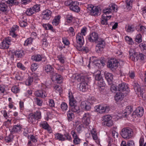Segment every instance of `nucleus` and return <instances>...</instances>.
<instances>
[{"label": "nucleus", "mask_w": 146, "mask_h": 146, "mask_svg": "<svg viewBox=\"0 0 146 146\" xmlns=\"http://www.w3.org/2000/svg\"><path fill=\"white\" fill-rule=\"evenodd\" d=\"M90 78L87 76H84L80 74L76 76L75 79L79 82H81L79 89L82 92H86L88 89L87 82L90 80Z\"/></svg>", "instance_id": "obj_1"}, {"label": "nucleus", "mask_w": 146, "mask_h": 146, "mask_svg": "<svg viewBox=\"0 0 146 146\" xmlns=\"http://www.w3.org/2000/svg\"><path fill=\"white\" fill-rule=\"evenodd\" d=\"M76 40L77 43L79 45L77 46V49L79 51H83L86 53L88 52L89 49L88 47L82 46L84 43V39L83 36L81 34H78L77 35Z\"/></svg>", "instance_id": "obj_2"}, {"label": "nucleus", "mask_w": 146, "mask_h": 146, "mask_svg": "<svg viewBox=\"0 0 146 146\" xmlns=\"http://www.w3.org/2000/svg\"><path fill=\"white\" fill-rule=\"evenodd\" d=\"M133 132V130L131 128L127 127L123 128L120 133L123 138L125 139H128L131 138Z\"/></svg>", "instance_id": "obj_3"}, {"label": "nucleus", "mask_w": 146, "mask_h": 146, "mask_svg": "<svg viewBox=\"0 0 146 146\" xmlns=\"http://www.w3.org/2000/svg\"><path fill=\"white\" fill-rule=\"evenodd\" d=\"M117 6L116 5L111 4L108 7L104 9L103 10L104 13V14L102 15L103 17H108L110 16V15H108L111 13L112 11H113V12H117Z\"/></svg>", "instance_id": "obj_4"}, {"label": "nucleus", "mask_w": 146, "mask_h": 146, "mask_svg": "<svg viewBox=\"0 0 146 146\" xmlns=\"http://www.w3.org/2000/svg\"><path fill=\"white\" fill-rule=\"evenodd\" d=\"M41 113L39 111H36L34 114L31 113L29 115L28 121L33 124L41 117Z\"/></svg>", "instance_id": "obj_5"}, {"label": "nucleus", "mask_w": 146, "mask_h": 146, "mask_svg": "<svg viewBox=\"0 0 146 146\" xmlns=\"http://www.w3.org/2000/svg\"><path fill=\"white\" fill-rule=\"evenodd\" d=\"M95 42L96 44V51L99 52L103 50L105 46V41L103 39L99 38Z\"/></svg>", "instance_id": "obj_6"}, {"label": "nucleus", "mask_w": 146, "mask_h": 146, "mask_svg": "<svg viewBox=\"0 0 146 146\" xmlns=\"http://www.w3.org/2000/svg\"><path fill=\"white\" fill-rule=\"evenodd\" d=\"M102 119L103 121L102 123L103 125L109 127L111 126L113 124L112 117L109 115L104 116L102 118Z\"/></svg>", "instance_id": "obj_7"}, {"label": "nucleus", "mask_w": 146, "mask_h": 146, "mask_svg": "<svg viewBox=\"0 0 146 146\" xmlns=\"http://www.w3.org/2000/svg\"><path fill=\"white\" fill-rule=\"evenodd\" d=\"M95 78L96 81L97 82V83L99 87H101L105 85V83L103 80L100 71H98V73L96 74Z\"/></svg>", "instance_id": "obj_8"}, {"label": "nucleus", "mask_w": 146, "mask_h": 146, "mask_svg": "<svg viewBox=\"0 0 146 146\" xmlns=\"http://www.w3.org/2000/svg\"><path fill=\"white\" fill-rule=\"evenodd\" d=\"M118 63L116 59H111L108 61L107 66L111 69L114 70L117 68Z\"/></svg>", "instance_id": "obj_9"}, {"label": "nucleus", "mask_w": 146, "mask_h": 146, "mask_svg": "<svg viewBox=\"0 0 146 146\" xmlns=\"http://www.w3.org/2000/svg\"><path fill=\"white\" fill-rule=\"evenodd\" d=\"M130 58L133 61H137L139 59V54L133 48H131L129 51Z\"/></svg>", "instance_id": "obj_10"}, {"label": "nucleus", "mask_w": 146, "mask_h": 146, "mask_svg": "<svg viewBox=\"0 0 146 146\" xmlns=\"http://www.w3.org/2000/svg\"><path fill=\"white\" fill-rule=\"evenodd\" d=\"M11 42L10 38L8 37L5 38L0 44V48L2 49H7L11 44Z\"/></svg>", "instance_id": "obj_11"}, {"label": "nucleus", "mask_w": 146, "mask_h": 146, "mask_svg": "<svg viewBox=\"0 0 146 146\" xmlns=\"http://www.w3.org/2000/svg\"><path fill=\"white\" fill-rule=\"evenodd\" d=\"M51 11L49 10L46 9L42 11V17L43 19L48 20L51 17Z\"/></svg>", "instance_id": "obj_12"}, {"label": "nucleus", "mask_w": 146, "mask_h": 146, "mask_svg": "<svg viewBox=\"0 0 146 146\" xmlns=\"http://www.w3.org/2000/svg\"><path fill=\"white\" fill-rule=\"evenodd\" d=\"M96 108L97 111L100 113H102L105 112H108L110 108L108 106H103L102 105L96 106Z\"/></svg>", "instance_id": "obj_13"}, {"label": "nucleus", "mask_w": 146, "mask_h": 146, "mask_svg": "<svg viewBox=\"0 0 146 146\" xmlns=\"http://www.w3.org/2000/svg\"><path fill=\"white\" fill-rule=\"evenodd\" d=\"M90 115L88 113H85L83 115L82 121L86 126L88 125L90 122Z\"/></svg>", "instance_id": "obj_14"}, {"label": "nucleus", "mask_w": 146, "mask_h": 146, "mask_svg": "<svg viewBox=\"0 0 146 146\" xmlns=\"http://www.w3.org/2000/svg\"><path fill=\"white\" fill-rule=\"evenodd\" d=\"M91 103L88 101L82 102L80 105V106L82 109L87 111L91 109Z\"/></svg>", "instance_id": "obj_15"}, {"label": "nucleus", "mask_w": 146, "mask_h": 146, "mask_svg": "<svg viewBox=\"0 0 146 146\" xmlns=\"http://www.w3.org/2000/svg\"><path fill=\"white\" fill-rule=\"evenodd\" d=\"M99 38L98 34L96 32H94L89 35L88 39L90 41L93 42H96Z\"/></svg>", "instance_id": "obj_16"}, {"label": "nucleus", "mask_w": 146, "mask_h": 146, "mask_svg": "<svg viewBox=\"0 0 146 146\" xmlns=\"http://www.w3.org/2000/svg\"><path fill=\"white\" fill-rule=\"evenodd\" d=\"M101 10L99 7H93L92 8L90 14L92 16H98L100 14Z\"/></svg>", "instance_id": "obj_17"}, {"label": "nucleus", "mask_w": 146, "mask_h": 146, "mask_svg": "<svg viewBox=\"0 0 146 146\" xmlns=\"http://www.w3.org/2000/svg\"><path fill=\"white\" fill-rule=\"evenodd\" d=\"M133 111L132 107L131 106H127L124 110L122 112L123 117H127V116L129 115Z\"/></svg>", "instance_id": "obj_18"}, {"label": "nucleus", "mask_w": 146, "mask_h": 146, "mask_svg": "<svg viewBox=\"0 0 146 146\" xmlns=\"http://www.w3.org/2000/svg\"><path fill=\"white\" fill-rule=\"evenodd\" d=\"M104 76L109 84H111L113 82V74L110 73L106 72L104 73Z\"/></svg>", "instance_id": "obj_19"}, {"label": "nucleus", "mask_w": 146, "mask_h": 146, "mask_svg": "<svg viewBox=\"0 0 146 146\" xmlns=\"http://www.w3.org/2000/svg\"><path fill=\"white\" fill-rule=\"evenodd\" d=\"M44 70L46 72L51 76H53L54 74V68L51 65H46L45 67Z\"/></svg>", "instance_id": "obj_20"}, {"label": "nucleus", "mask_w": 146, "mask_h": 146, "mask_svg": "<svg viewBox=\"0 0 146 146\" xmlns=\"http://www.w3.org/2000/svg\"><path fill=\"white\" fill-rule=\"evenodd\" d=\"M144 110V109L143 107H139L136 108L134 113L137 116L141 117L143 115Z\"/></svg>", "instance_id": "obj_21"}, {"label": "nucleus", "mask_w": 146, "mask_h": 146, "mask_svg": "<svg viewBox=\"0 0 146 146\" xmlns=\"http://www.w3.org/2000/svg\"><path fill=\"white\" fill-rule=\"evenodd\" d=\"M70 95V93L69 92V104L71 107H72L74 106L77 105V103L76 101L74 99L73 95L72 93Z\"/></svg>", "instance_id": "obj_22"}, {"label": "nucleus", "mask_w": 146, "mask_h": 146, "mask_svg": "<svg viewBox=\"0 0 146 146\" xmlns=\"http://www.w3.org/2000/svg\"><path fill=\"white\" fill-rule=\"evenodd\" d=\"M134 89L136 92L140 93L141 96H143V93L141 92L140 87L139 84L136 82H134L133 84Z\"/></svg>", "instance_id": "obj_23"}, {"label": "nucleus", "mask_w": 146, "mask_h": 146, "mask_svg": "<svg viewBox=\"0 0 146 146\" xmlns=\"http://www.w3.org/2000/svg\"><path fill=\"white\" fill-rule=\"evenodd\" d=\"M52 78L55 80L56 82L58 83H60L62 82V77L60 75L56 74L52 76Z\"/></svg>", "instance_id": "obj_24"}, {"label": "nucleus", "mask_w": 146, "mask_h": 146, "mask_svg": "<svg viewBox=\"0 0 146 146\" xmlns=\"http://www.w3.org/2000/svg\"><path fill=\"white\" fill-rule=\"evenodd\" d=\"M128 88L126 83H123L119 84L118 86V90L119 91H125Z\"/></svg>", "instance_id": "obj_25"}, {"label": "nucleus", "mask_w": 146, "mask_h": 146, "mask_svg": "<svg viewBox=\"0 0 146 146\" xmlns=\"http://www.w3.org/2000/svg\"><path fill=\"white\" fill-rule=\"evenodd\" d=\"M124 97V95L121 93H117L115 96V99L116 101L122 100Z\"/></svg>", "instance_id": "obj_26"}, {"label": "nucleus", "mask_w": 146, "mask_h": 146, "mask_svg": "<svg viewBox=\"0 0 146 146\" xmlns=\"http://www.w3.org/2000/svg\"><path fill=\"white\" fill-rule=\"evenodd\" d=\"M21 127L20 125H17L13 126L11 130L12 132H18L20 131L21 129Z\"/></svg>", "instance_id": "obj_27"}, {"label": "nucleus", "mask_w": 146, "mask_h": 146, "mask_svg": "<svg viewBox=\"0 0 146 146\" xmlns=\"http://www.w3.org/2000/svg\"><path fill=\"white\" fill-rule=\"evenodd\" d=\"M60 18V17L59 15L56 16L52 21L53 25L55 26L58 25L59 23Z\"/></svg>", "instance_id": "obj_28"}, {"label": "nucleus", "mask_w": 146, "mask_h": 146, "mask_svg": "<svg viewBox=\"0 0 146 146\" xmlns=\"http://www.w3.org/2000/svg\"><path fill=\"white\" fill-rule=\"evenodd\" d=\"M58 60L62 64L64 63L65 61L66 60V58L62 54L58 55L57 56Z\"/></svg>", "instance_id": "obj_29"}, {"label": "nucleus", "mask_w": 146, "mask_h": 146, "mask_svg": "<svg viewBox=\"0 0 146 146\" xmlns=\"http://www.w3.org/2000/svg\"><path fill=\"white\" fill-rule=\"evenodd\" d=\"M55 138L56 139L60 141H64L66 140V139L64 136V135L60 134L57 133L55 135Z\"/></svg>", "instance_id": "obj_30"}, {"label": "nucleus", "mask_w": 146, "mask_h": 146, "mask_svg": "<svg viewBox=\"0 0 146 146\" xmlns=\"http://www.w3.org/2000/svg\"><path fill=\"white\" fill-rule=\"evenodd\" d=\"M141 50L143 53H146V44L142 43L139 44V46Z\"/></svg>", "instance_id": "obj_31"}, {"label": "nucleus", "mask_w": 146, "mask_h": 146, "mask_svg": "<svg viewBox=\"0 0 146 146\" xmlns=\"http://www.w3.org/2000/svg\"><path fill=\"white\" fill-rule=\"evenodd\" d=\"M15 55L18 58L21 57L24 55L23 50H18L15 51Z\"/></svg>", "instance_id": "obj_32"}, {"label": "nucleus", "mask_w": 146, "mask_h": 146, "mask_svg": "<svg viewBox=\"0 0 146 146\" xmlns=\"http://www.w3.org/2000/svg\"><path fill=\"white\" fill-rule=\"evenodd\" d=\"M7 9V5L4 3H0V10L3 12L6 11Z\"/></svg>", "instance_id": "obj_33"}, {"label": "nucleus", "mask_w": 146, "mask_h": 146, "mask_svg": "<svg viewBox=\"0 0 146 146\" xmlns=\"http://www.w3.org/2000/svg\"><path fill=\"white\" fill-rule=\"evenodd\" d=\"M42 59V57L39 54L36 55L32 56V59L36 62L41 61Z\"/></svg>", "instance_id": "obj_34"}, {"label": "nucleus", "mask_w": 146, "mask_h": 146, "mask_svg": "<svg viewBox=\"0 0 146 146\" xmlns=\"http://www.w3.org/2000/svg\"><path fill=\"white\" fill-rule=\"evenodd\" d=\"M133 0H127L126 1V7L127 9H130L132 8Z\"/></svg>", "instance_id": "obj_35"}, {"label": "nucleus", "mask_w": 146, "mask_h": 146, "mask_svg": "<svg viewBox=\"0 0 146 146\" xmlns=\"http://www.w3.org/2000/svg\"><path fill=\"white\" fill-rule=\"evenodd\" d=\"M43 27L46 30H50L53 31L54 29L52 25L49 24H43L42 25Z\"/></svg>", "instance_id": "obj_36"}, {"label": "nucleus", "mask_w": 146, "mask_h": 146, "mask_svg": "<svg viewBox=\"0 0 146 146\" xmlns=\"http://www.w3.org/2000/svg\"><path fill=\"white\" fill-rule=\"evenodd\" d=\"M68 119L69 121H72L74 118V114L70 111H69L67 113Z\"/></svg>", "instance_id": "obj_37"}, {"label": "nucleus", "mask_w": 146, "mask_h": 146, "mask_svg": "<svg viewBox=\"0 0 146 146\" xmlns=\"http://www.w3.org/2000/svg\"><path fill=\"white\" fill-rule=\"evenodd\" d=\"M111 16H110L108 17H103L102 16V19L101 21V24L102 25H107L108 24L107 21L110 19Z\"/></svg>", "instance_id": "obj_38"}, {"label": "nucleus", "mask_w": 146, "mask_h": 146, "mask_svg": "<svg viewBox=\"0 0 146 146\" xmlns=\"http://www.w3.org/2000/svg\"><path fill=\"white\" fill-rule=\"evenodd\" d=\"M40 126L42 127V128L45 129H47L48 130H50V128L47 122L46 121L40 124Z\"/></svg>", "instance_id": "obj_39"}, {"label": "nucleus", "mask_w": 146, "mask_h": 146, "mask_svg": "<svg viewBox=\"0 0 146 146\" xmlns=\"http://www.w3.org/2000/svg\"><path fill=\"white\" fill-rule=\"evenodd\" d=\"M35 13L38 12L40 11V5L39 4H36L32 7Z\"/></svg>", "instance_id": "obj_40"}, {"label": "nucleus", "mask_w": 146, "mask_h": 146, "mask_svg": "<svg viewBox=\"0 0 146 146\" xmlns=\"http://www.w3.org/2000/svg\"><path fill=\"white\" fill-rule=\"evenodd\" d=\"M125 39L129 44L132 45L134 44V42L132 38L128 36H126L125 37Z\"/></svg>", "instance_id": "obj_41"}, {"label": "nucleus", "mask_w": 146, "mask_h": 146, "mask_svg": "<svg viewBox=\"0 0 146 146\" xmlns=\"http://www.w3.org/2000/svg\"><path fill=\"white\" fill-rule=\"evenodd\" d=\"M60 107L62 111H66L67 110L68 106L66 103L64 102H62L61 104Z\"/></svg>", "instance_id": "obj_42"}, {"label": "nucleus", "mask_w": 146, "mask_h": 146, "mask_svg": "<svg viewBox=\"0 0 146 146\" xmlns=\"http://www.w3.org/2000/svg\"><path fill=\"white\" fill-rule=\"evenodd\" d=\"M35 13L32 7L28 9L26 11V13L27 15L30 16Z\"/></svg>", "instance_id": "obj_43"}, {"label": "nucleus", "mask_w": 146, "mask_h": 146, "mask_svg": "<svg viewBox=\"0 0 146 146\" xmlns=\"http://www.w3.org/2000/svg\"><path fill=\"white\" fill-rule=\"evenodd\" d=\"M71 110L74 112H78L80 110V108L77 105L74 106L71 108Z\"/></svg>", "instance_id": "obj_44"}, {"label": "nucleus", "mask_w": 146, "mask_h": 146, "mask_svg": "<svg viewBox=\"0 0 146 146\" xmlns=\"http://www.w3.org/2000/svg\"><path fill=\"white\" fill-rule=\"evenodd\" d=\"M18 27L16 25H14L13 27V29L11 31V35H12L13 37H15L16 36L14 33L15 30H17L18 29Z\"/></svg>", "instance_id": "obj_45"}, {"label": "nucleus", "mask_w": 146, "mask_h": 146, "mask_svg": "<svg viewBox=\"0 0 146 146\" xmlns=\"http://www.w3.org/2000/svg\"><path fill=\"white\" fill-rule=\"evenodd\" d=\"M34 99L38 105L40 106L42 105V101L41 99L37 98H35Z\"/></svg>", "instance_id": "obj_46"}, {"label": "nucleus", "mask_w": 146, "mask_h": 146, "mask_svg": "<svg viewBox=\"0 0 146 146\" xmlns=\"http://www.w3.org/2000/svg\"><path fill=\"white\" fill-rule=\"evenodd\" d=\"M33 81V78L31 77H29L26 81V84L29 86L31 84Z\"/></svg>", "instance_id": "obj_47"}, {"label": "nucleus", "mask_w": 146, "mask_h": 146, "mask_svg": "<svg viewBox=\"0 0 146 146\" xmlns=\"http://www.w3.org/2000/svg\"><path fill=\"white\" fill-rule=\"evenodd\" d=\"M12 91L14 93H18L20 91L19 88L16 86H14L11 88Z\"/></svg>", "instance_id": "obj_48"}, {"label": "nucleus", "mask_w": 146, "mask_h": 146, "mask_svg": "<svg viewBox=\"0 0 146 146\" xmlns=\"http://www.w3.org/2000/svg\"><path fill=\"white\" fill-rule=\"evenodd\" d=\"M33 41V39L32 38H27L25 41L24 44L25 45L27 46L31 44Z\"/></svg>", "instance_id": "obj_49"}, {"label": "nucleus", "mask_w": 146, "mask_h": 146, "mask_svg": "<svg viewBox=\"0 0 146 146\" xmlns=\"http://www.w3.org/2000/svg\"><path fill=\"white\" fill-rule=\"evenodd\" d=\"M70 9L74 12L78 13L80 11V8L78 6H76L75 7H70Z\"/></svg>", "instance_id": "obj_50"}, {"label": "nucleus", "mask_w": 146, "mask_h": 146, "mask_svg": "<svg viewBox=\"0 0 146 146\" xmlns=\"http://www.w3.org/2000/svg\"><path fill=\"white\" fill-rule=\"evenodd\" d=\"M74 29L72 27H70L68 30V31L70 35L73 36L75 35V32L74 31Z\"/></svg>", "instance_id": "obj_51"}, {"label": "nucleus", "mask_w": 146, "mask_h": 146, "mask_svg": "<svg viewBox=\"0 0 146 146\" xmlns=\"http://www.w3.org/2000/svg\"><path fill=\"white\" fill-rule=\"evenodd\" d=\"M136 42L138 43H140L142 42L141 35L139 34L137 35L135 38Z\"/></svg>", "instance_id": "obj_52"}, {"label": "nucleus", "mask_w": 146, "mask_h": 146, "mask_svg": "<svg viewBox=\"0 0 146 146\" xmlns=\"http://www.w3.org/2000/svg\"><path fill=\"white\" fill-rule=\"evenodd\" d=\"M64 136L65 137V138L66 139V140H67L69 141H72V138L68 133H66L64 134Z\"/></svg>", "instance_id": "obj_53"}, {"label": "nucleus", "mask_w": 146, "mask_h": 146, "mask_svg": "<svg viewBox=\"0 0 146 146\" xmlns=\"http://www.w3.org/2000/svg\"><path fill=\"white\" fill-rule=\"evenodd\" d=\"M38 67V65L36 63L33 64L31 66V69L32 71H35Z\"/></svg>", "instance_id": "obj_54"}, {"label": "nucleus", "mask_w": 146, "mask_h": 146, "mask_svg": "<svg viewBox=\"0 0 146 146\" xmlns=\"http://www.w3.org/2000/svg\"><path fill=\"white\" fill-rule=\"evenodd\" d=\"M67 22L68 23H70L72 22L73 19V17L71 15H68L66 17Z\"/></svg>", "instance_id": "obj_55"}, {"label": "nucleus", "mask_w": 146, "mask_h": 146, "mask_svg": "<svg viewBox=\"0 0 146 146\" xmlns=\"http://www.w3.org/2000/svg\"><path fill=\"white\" fill-rule=\"evenodd\" d=\"M7 2L9 4H13L15 5H17L18 3L17 0H8Z\"/></svg>", "instance_id": "obj_56"}, {"label": "nucleus", "mask_w": 146, "mask_h": 146, "mask_svg": "<svg viewBox=\"0 0 146 146\" xmlns=\"http://www.w3.org/2000/svg\"><path fill=\"white\" fill-rule=\"evenodd\" d=\"M80 139L78 137L74 138L73 143L75 145L78 144L80 143Z\"/></svg>", "instance_id": "obj_57"}, {"label": "nucleus", "mask_w": 146, "mask_h": 146, "mask_svg": "<svg viewBox=\"0 0 146 146\" xmlns=\"http://www.w3.org/2000/svg\"><path fill=\"white\" fill-rule=\"evenodd\" d=\"M42 90L37 91L35 92V95L36 97L42 98Z\"/></svg>", "instance_id": "obj_58"}, {"label": "nucleus", "mask_w": 146, "mask_h": 146, "mask_svg": "<svg viewBox=\"0 0 146 146\" xmlns=\"http://www.w3.org/2000/svg\"><path fill=\"white\" fill-rule=\"evenodd\" d=\"M62 42L64 44L66 45H68L69 44L68 40L65 37H64L62 38Z\"/></svg>", "instance_id": "obj_59"}, {"label": "nucleus", "mask_w": 146, "mask_h": 146, "mask_svg": "<svg viewBox=\"0 0 146 146\" xmlns=\"http://www.w3.org/2000/svg\"><path fill=\"white\" fill-rule=\"evenodd\" d=\"M110 90L113 93H115L117 90V88L114 85H112L110 88Z\"/></svg>", "instance_id": "obj_60"}, {"label": "nucleus", "mask_w": 146, "mask_h": 146, "mask_svg": "<svg viewBox=\"0 0 146 146\" xmlns=\"http://www.w3.org/2000/svg\"><path fill=\"white\" fill-rule=\"evenodd\" d=\"M19 24L21 27H25L27 25V23L24 21H20L19 22Z\"/></svg>", "instance_id": "obj_61"}, {"label": "nucleus", "mask_w": 146, "mask_h": 146, "mask_svg": "<svg viewBox=\"0 0 146 146\" xmlns=\"http://www.w3.org/2000/svg\"><path fill=\"white\" fill-rule=\"evenodd\" d=\"M49 105L51 107H54L55 104L54 100L53 99H50L49 101Z\"/></svg>", "instance_id": "obj_62"}, {"label": "nucleus", "mask_w": 146, "mask_h": 146, "mask_svg": "<svg viewBox=\"0 0 146 146\" xmlns=\"http://www.w3.org/2000/svg\"><path fill=\"white\" fill-rule=\"evenodd\" d=\"M134 30V28L132 26L129 25L127 29L128 32H133Z\"/></svg>", "instance_id": "obj_63"}, {"label": "nucleus", "mask_w": 146, "mask_h": 146, "mask_svg": "<svg viewBox=\"0 0 146 146\" xmlns=\"http://www.w3.org/2000/svg\"><path fill=\"white\" fill-rule=\"evenodd\" d=\"M112 135L114 138H117L118 136V134L114 130L112 131Z\"/></svg>", "instance_id": "obj_64"}]
</instances>
